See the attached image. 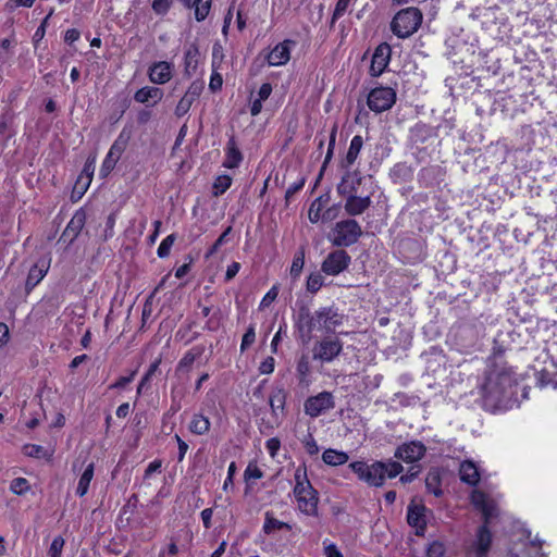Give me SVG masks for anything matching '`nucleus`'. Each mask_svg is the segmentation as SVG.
Instances as JSON below:
<instances>
[{"label": "nucleus", "instance_id": "nucleus-42", "mask_svg": "<svg viewBox=\"0 0 557 557\" xmlns=\"http://www.w3.org/2000/svg\"><path fill=\"white\" fill-rule=\"evenodd\" d=\"M322 203L319 199L314 200L308 211V218L311 223H317L320 219H322L321 214Z\"/></svg>", "mask_w": 557, "mask_h": 557}, {"label": "nucleus", "instance_id": "nucleus-59", "mask_svg": "<svg viewBox=\"0 0 557 557\" xmlns=\"http://www.w3.org/2000/svg\"><path fill=\"white\" fill-rule=\"evenodd\" d=\"M272 92V86L269 83H264L260 86L258 91V99H261L262 101L267 100Z\"/></svg>", "mask_w": 557, "mask_h": 557}, {"label": "nucleus", "instance_id": "nucleus-13", "mask_svg": "<svg viewBox=\"0 0 557 557\" xmlns=\"http://www.w3.org/2000/svg\"><path fill=\"white\" fill-rule=\"evenodd\" d=\"M86 212L84 209L77 210L72 216L71 221L67 223L65 230L63 231L60 240L67 243L71 245L78 237L79 233L85 226L86 223Z\"/></svg>", "mask_w": 557, "mask_h": 557}, {"label": "nucleus", "instance_id": "nucleus-52", "mask_svg": "<svg viewBox=\"0 0 557 557\" xmlns=\"http://www.w3.org/2000/svg\"><path fill=\"white\" fill-rule=\"evenodd\" d=\"M304 444L309 455H317L319 453V446L311 434L305 438Z\"/></svg>", "mask_w": 557, "mask_h": 557}, {"label": "nucleus", "instance_id": "nucleus-17", "mask_svg": "<svg viewBox=\"0 0 557 557\" xmlns=\"http://www.w3.org/2000/svg\"><path fill=\"white\" fill-rule=\"evenodd\" d=\"M426 508L424 505L412 500L408 506L407 521L411 527H414L421 531L425 529V512Z\"/></svg>", "mask_w": 557, "mask_h": 557}, {"label": "nucleus", "instance_id": "nucleus-1", "mask_svg": "<svg viewBox=\"0 0 557 557\" xmlns=\"http://www.w3.org/2000/svg\"><path fill=\"white\" fill-rule=\"evenodd\" d=\"M471 503L482 512L483 524L478 528L469 549L470 553L474 554L476 557H484L488 553L492 544L493 536L488 524L491 520L497 516V506L493 499L479 490H474L471 493Z\"/></svg>", "mask_w": 557, "mask_h": 557}, {"label": "nucleus", "instance_id": "nucleus-5", "mask_svg": "<svg viewBox=\"0 0 557 557\" xmlns=\"http://www.w3.org/2000/svg\"><path fill=\"white\" fill-rule=\"evenodd\" d=\"M422 20V12L418 8L409 7L395 14L391 22V29L398 38L405 39L419 29Z\"/></svg>", "mask_w": 557, "mask_h": 557}, {"label": "nucleus", "instance_id": "nucleus-31", "mask_svg": "<svg viewBox=\"0 0 557 557\" xmlns=\"http://www.w3.org/2000/svg\"><path fill=\"white\" fill-rule=\"evenodd\" d=\"M296 372L301 384L309 383L310 363L307 356H301L297 361Z\"/></svg>", "mask_w": 557, "mask_h": 557}, {"label": "nucleus", "instance_id": "nucleus-63", "mask_svg": "<svg viewBox=\"0 0 557 557\" xmlns=\"http://www.w3.org/2000/svg\"><path fill=\"white\" fill-rule=\"evenodd\" d=\"M213 510L211 508H206L201 511V519L206 529L211 527V518Z\"/></svg>", "mask_w": 557, "mask_h": 557}, {"label": "nucleus", "instance_id": "nucleus-33", "mask_svg": "<svg viewBox=\"0 0 557 557\" xmlns=\"http://www.w3.org/2000/svg\"><path fill=\"white\" fill-rule=\"evenodd\" d=\"M199 50L196 45H190L185 52V72L190 74L195 71L198 63Z\"/></svg>", "mask_w": 557, "mask_h": 557}, {"label": "nucleus", "instance_id": "nucleus-29", "mask_svg": "<svg viewBox=\"0 0 557 557\" xmlns=\"http://www.w3.org/2000/svg\"><path fill=\"white\" fill-rule=\"evenodd\" d=\"M189 429L193 433L202 435L210 429L209 419L201 414H195L190 421Z\"/></svg>", "mask_w": 557, "mask_h": 557}, {"label": "nucleus", "instance_id": "nucleus-47", "mask_svg": "<svg viewBox=\"0 0 557 557\" xmlns=\"http://www.w3.org/2000/svg\"><path fill=\"white\" fill-rule=\"evenodd\" d=\"M95 163H96V154L91 153L87 158V161L84 165V169H83L81 175H83L85 178H90V181H91L94 171H95Z\"/></svg>", "mask_w": 557, "mask_h": 557}, {"label": "nucleus", "instance_id": "nucleus-27", "mask_svg": "<svg viewBox=\"0 0 557 557\" xmlns=\"http://www.w3.org/2000/svg\"><path fill=\"white\" fill-rule=\"evenodd\" d=\"M283 529L290 530L292 527L286 522L277 520L276 518L273 517V515L270 511H267L265 518H264V524H263L264 533L271 534L274 531H278V530H283Z\"/></svg>", "mask_w": 557, "mask_h": 557}, {"label": "nucleus", "instance_id": "nucleus-46", "mask_svg": "<svg viewBox=\"0 0 557 557\" xmlns=\"http://www.w3.org/2000/svg\"><path fill=\"white\" fill-rule=\"evenodd\" d=\"M351 0H338L333 15H332V23H334L336 20L341 18L347 11L348 7L350 5Z\"/></svg>", "mask_w": 557, "mask_h": 557}, {"label": "nucleus", "instance_id": "nucleus-24", "mask_svg": "<svg viewBox=\"0 0 557 557\" xmlns=\"http://www.w3.org/2000/svg\"><path fill=\"white\" fill-rule=\"evenodd\" d=\"M349 456L342 450L329 448L323 451L322 460L329 466H341L348 461Z\"/></svg>", "mask_w": 557, "mask_h": 557}, {"label": "nucleus", "instance_id": "nucleus-45", "mask_svg": "<svg viewBox=\"0 0 557 557\" xmlns=\"http://www.w3.org/2000/svg\"><path fill=\"white\" fill-rule=\"evenodd\" d=\"M90 183V178H85L83 175H79L74 185L73 195L77 194L78 198H81L89 187Z\"/></svg>", "mask_w": 557, "mask_h": 557}, {"label": "nucleus", "instance_id": "nucleus-14", "mask_svg": "<svg viewBox=\"0 0 557 557\" xmlns=\"http://www.w3.org/2000/svg\"><path fill=\"white\" fill-rule=\"evenodd\" d=\"M294 46L295 41L289 39L277 44L267 55L269 65L281 66L286 64L290 59V49Z\"/></svg>", "mask_w": 557, "mask_h": 557}, {"label": "nucleus", "instance_id": "nucleus-8", "mask_svg": "<svg viewBox=\"0 0 557 557\" xmlns=\"http://www.w3.org/2000/svg\"><path fill=\"white\" fill-rule=\"evenodd\" d=\"M396 91L392 87H375L367 97V103L371 111L381 113L389 110L396 102Z\"/></svg>", "mask_w": 557, "mask_h": 557}, {"label": "nucleus", "instance_id": "nucleus-38", "mask_svg": "<svg viewBox=\"0 0 557 557\" xmlns=\"http://www.w3.org/2000/svg\"><path fill=\"white\" fill-rule=\"evenodd\" d=\"M10 490L16 495H23L29 490V484L24 478H16L11 482Z\"/></svg>", "mask_w": 557, "mask_h": 557}, {"label": "nucleus", "instance_id": "nucleus-9", "mask_svg": "<svg viewBox=\"0 0 557 557\" xmlns=\"http://www.w3.org/2000/svg\"><path fill=\"white\" fill-rule=\"evenodd\" d=\"M335 407L334 396L330 392H321L309 397L304 404L305 413L317 418Z\"/></svg>", "mask_w": 557, "mask_h": 557}, {"label": "nucleus", "instance_id": "nucleus-35", "mask_svg": "<svg viewBox=\"0 0 557 557\" xmlns=\"http://www.w3.org/2000/svg\"><path fill=\"white\" fill-rule=\"evenodd\" d=\"M425 486L428 491L435 496H440L442 494V490L440 488V475L436 472H429L425 479Z\"/></svg>", "mask_w": 557, "mask_h": 557}, {"label": "nucleus", "instance_id": "nucleus-62", "mask_svg": "<svg viewBox=\"0 0 557 557\" xmlns=\"http://www.w3.org/2000/svg\"><path fill=\"white\" fill-rule=\"evenodd\" d=\"M175 440L178 445V460L182 461L188 449V445L176 434Z\"/></svg>", "mask_w": 557, "mask_h": 557}, {"label": "nucleus", "instance_id": "nucleus-40", "mask_svg": "<svg viewBox=\"0 0 557 557\" xmlns=\"http://www.w3.org/2000/svg\"><path fill=\"white\" fill-rule=\"evenodd\" d=\"M175 242V235L174 234H171L169 236H166L160 244V246L158 247V256L160 258H165L170 255V250H171V247L173 246Z\"/></svg>", "mask_w": 557, "mask_h": 557}, {"label": "nucleus", "instance_id": "nucleus-41", "mask_svg": "<svg viewBox=\"0 0 557 557\" xmlns=\"http://www.w3.org/2000/svg\"><path fill=\"white\" fill-rule=\"evenodd\" d=\"M323 285V276L320 273L310 274L307 281V289L310 293L318 292Z\"/></svg>", "mask_w": 557, "mask_h": 557}, {"label": "nucleus", "instance_id": "nucleus-57", "mask_svg": "<svg viewBox=\"0 0 557 557\" xmlns=\"http://www.w3.org/2000/svg\"><path fill=\"white\" fill-rule=\"evenodd\" d=\"M222 83H223V81H222V76L220 74H218V73L212 74L210 83H209V88L213 92H215L221 89Z\"/></svg>", "mask_w": 557, "mask_h": 557}, {"label": "nucleus", "instance_id": "nucleus-32", "mask_svg": "<svg viewBox=\"0 0 557 557\" xmlns=\"http://www.w3.org/2000/svg\"><path fill=\"white\" fill-rule=\"evenodd\" d=\"M362 141H350V147L342 161V166L345 169L350 168L358 158L361 150Z\"/></svg>", "mask_w": 557, "mask_h": 557}, {"label": "nucleus", "instance_id": "nucleus-56", "mask_svg": "<svg viewBox=\"0 0 557 557\" xmlns=\"http://www.w3.org/2000/svg\"><path fill=\"white\" fill-rule=\"evenodd\" d=\"M259 370L263 374L272 373L274 370V359L272 357L267 358L259 367Z\"/></svg>", "mask_w": 557, "mask_h": 557}, {"label": "nucleus", "instance_id": "nucleus-6", "mask_svg": "<svg viewBox=\"0 0 557 557\" xmlns=\"http://www.w3.org/2000/svg\"><path fill=\"white\" fill-rule=\"evenodd\" d=\"M361 226L356 220H344L337 222L333 227L330 239L334 246L348 247L358 242L361 236Z\"/></svg>", "mask_w": 557, "mask_h": 557}, {"label": "nucleus", "instance_id": "nucleus-53", "mask_svg": "<svg viewBox=\"0 0 557 557\" xmlns=\"http://www.w3.org/2000/svg\"><path fill=\"white\" fill-rule=\"evenodd\" d=\"M278 289L276 286H273L262 298L260 307L265 308L270 306L274 299L277 297Z\"/></svg>", "mask_w": 557, "mask_h": 557}, {"label": "nucleus", "instance_id": "nucleus-19", "mask_svg": "<svg viewBox=\"0 0 557 557\" xmlns=\"http://www.w3.org/2000/svg\"><path fill=\"white\" fill-rule=\"evenodd\" d=\"M371 205V198L358 197L357 195L347 196L345 210L349 215H359L363 213Z\"/></svg>", "mask_w": 557, "mask_h": 557}, {"label": "nucleus", "instance_id": "nucleus-44", "mask_svg": "<svg viewBox=\"0 0 557 557\" xmlns=\"http://www.w3.org/2000/svg\"><path fill=\"white\" fill-rule=\"evenodd\" d=\"M193 102H194V100H193V99H190L189 97H187L186 95H184V96L182 97V99L178 101L177 106H176L175 114H176L177 116H183V115H185V114L189 111V109H190V107H191Z\"/></svg>", "mask_w": 557, "mask_h": 557}, {"label": "nucleus", "instance_id": "nucleus-18", "mask_svg": "<svg viewBox=\"0 0 557 557\" xmlns=\"http://www.w3.org/2000/svg\"><path fill=\"white\" fill-rule=\"evenodd\" d=\"M171 77L172 69L169 62H156L149 67V78L154 84H165Z\"/></svg>", "mask_w": 557, "mask_h": 557}, {"label": "nucleus", "instance_id": "nucleus-54", "mask_svg": "<svg viewBox=\"0 0 557 557\" xmlns=\"http://www.w3.org/2000/svg\"><path fill=\"white\" fill-rule=\"evenodd\" d=\"M263 473L256 465L251 462L246 467V480L248 479H260Z\"/></svg>", "mask_w": 557, "mask_h": 557}, {"label": "nucleus", "instance_id": "nucleus-37", "mask_svg": "<svg viewBox=\"0 0 557 557\" xmlns=\"http://www.w3.org/2000/svg\"><path fill=\"white\" fill-rule=\"evenodd\" d=\"M231 183L232 178L228 175L218 176L213 184V195H222L231 186Z\"/></svg>", "mask_w": 557, "mask_h": 557}, {"label": "nucleus", "instance_id": "nucleus-23", "mask_svg": "<svg viewBox=\"0 0 557 557\" xmlns=\"http://www.w3.org/2000/svg\"><path fill=\"white\" fill-rule=\"evenodd\" d=\"M187 8L195 9V17L198 22L203 21L211 8L212 0H181Z\"/></svg>", "mask_w": 557, "mask_h": 557}, {"label": "nucleus", "instance_id": "nucleus-30", "mask_svg": "<svg viewBox=\"0 0 557 557\" xmlns=\"http://www.w3.org/2000/svg\"><path fill=\"white\" fill-rule=\"evenodd\" d=\"M203 352V347H195L190 349L185 356L181 359L177 369L188 371L195 360L199 358Z\"/></svg>", "mask_w": 557, "mask_h": 557}, {"label": "nucleus", "instance_id": "nucleus-4", "mask_svg": "<svg viewBox=\"0 0 557 557\" xmlns=\"http://www.w3.org/2000/svg\"><path fill=\"white\" fill-rule=\"evenodd\" d=\"M295 481L296 485L294 488V494L298 503V508L301 512L308 516L315 515L318 508V497L315 491L307 480L305 468H298L296 470Z\"/></svg>", "mask_w": 557, "mask_h": 557}, {"label": "nucleus", "instance_id": "nucleus-16", "mask_svg": "<svg viewBox=\"0 0 557 557\" xmlns=\"http://www.w3.org/2000/svg\"><path fill=\"white\" fill-rule=\"evenodd\" d=\"M363 177L359 171H347L337 186L338 194L342 196L357 195Z\"/></svg>", "mask_w": 557, "mask_h": 557}, {"label": "nucleus", "instance_id": "nucleus-34", "mask_svg": "<svg viewBox=\"0 0 557 557\" xmlns=\"http://www.w3.org/2000/svg\"><path fill=\"white\" fill-rule=\"evenodd\" d=\"M305 264V248L301 247L294 256L292 267H290V275L293 277H298L302 271Z\"/></svg>", "mask_w": 557, "mask_h": 557}, {"label": "nucleus", "instance_id": "nucleus-51", "mask_svg": "<svg viewBox=\"0 0 557 557\" xmlns=\"http://www.w3.org/2000/svg\"><path fill=\"white\" fill-rule=\"evenodd\" d=\"M304 184H305V178H300L299 181L293 183L286 189V193H285L286 202H288L290 200V198L294 196V194H296L298 190H300L302 188Z\"/></svg>", "mask_w": 557, "mask_h": 557}, {"label": "nucleus", "instance_id": "nucleus-20", "mask_svg": "<svg viewBox=\"0 0 557 557\" xmlns=\"http://www.w3.org/2000/svg\"><path fill=\"white\" fill-rule=\"evenodd\" d=\"M163 97V90L159 87L146 86L138 89L134 95V100L139 103H148L151 106L157 104Z\"/></svg>", "mask_w": 557, "mask_h": 557}, {"label": "nucleus", "instance_id": "nucleus-2", "mask_svg": "<svg viewBox=\"0 0 557 557\" xmlns=\"http://www.w3.org/2000/svg\"><path fill=\"white\" fill-rule=\"evenodd\" d=\"M516 381L508 370H492L485 377L481 387L484 405L490 408H498L504 400L512 395Z\"/></svg>", "mask_w": 557, "mask_h": 557}, {"label": "nucleus", "instance_id": "nucleus-3", "mask_svg": "<svg viewBox=\"0 0 557 557\" xmlns=\"http://www.w3.org/2000/svg\"><path fill=\"white\" fill-rule=\"evenodd\" d=\"M349 468L360 481L373 487L382 486L386 478H395L404 470L399 462L391 459L386 462L374 461L372 463L354 461L349 463Z\"/></svg>", "mask_w": 557, "mask_h": 557}, {"label": "nucleus", "instance_id": "nucleus-64", "mask_svg": "<svg viewBox=\"0 0 557 557\" xmlns=\"http://www.w3.org/2000/svg\"><path fill=\"white\" fill-rule=\"evenodd\" d=\"M325 557H343L341 552L337 549V547L334 544L325 545L324 547Z\"/></svg>", "mask_w": 557, "mask_h": 557}, {"label": "nucleus", "instance_id": "nucleus-49", "mask_svg": "<svg viewBox=\"0 0 557 557\" xmlns=\"http://www.w3.org/2000/svg\"><path fill=\"white\" fill-rule=\"evenodd\" d=\"M172 0H153L152 9L157 14H165L170 9Z\"/></svg>", "mask_w": 557, "mask_h": 557}, {"label": "nucleus", "instance_id": "nucleus-48", "mask_svg": "<svg viewBox=\"0 0 557 557\" xmlns=\"http://www.w3.org/2000/svg\"><path fill=\"white\" fill-rule=\"evenodd\" d=\"M203 90V83L199 81H195L190 84L189 88L185 92L187 97L193 99L194 101L201 95Z\"/></svg>", "mask_w": 557, "mask_h": 557}, {"label": "nucleus", "instance_id": "nucleus-10", "mask_svg": "<svg viewBox=\"0 0 557 557\" xmlns=\"http://www.w3.org/2000/svg\"><path fill=\"white\" fill-rule=\"evenodd\" d=\"M343 343L338 338H324L314 344L312 358L321 362L333 361L342 351Z\"/></svg>", "mask_w": 557, "mask_h": 557}, {"label": "nucleus", "instance_id": "nucleus-36", "mask_svg": "<svg viewBox=\"0 0 557 557\" xmlns=\"http://www.w3.org/2000/svg\"><path fill=\"white\" fill-rule=\"evenodd\" d=\"M23 451L28 457L48 458V451L40 445L27 444L23 447Z\"/></svg>", "mask_w": 557, "mask_h": 557}, {"label": "nucleus", "instance_id": "nucleus-61", "mask_svg": "<svg viewBox=\"0 0 557 557\" xmlns=\"http://www.w3.org/2000/svg\"><path fill=\"white\" fill-rule=\"evenodd\" d=\"M79 36H81V33L77 29L71 28V29L66 30L65 36H64V40H65L66 44L71 45L74 41L78 40Z\"/></svg>", "mask_w": 557, "mask_h": 557}, {"label": "nucleus", "instance_id": "nucleus-7", "mask_svg": "<svg viewBox=\"0 0 557 557\" xmlns=\"http://www.w3.org/2000/svg\"><path fill=\"white\" fill-rule=\"evenodd\" d=\"M343 323V315L333 308H322L314 311L308 321L309 331L332 333Z\"/></svg>", "mask_w": 557, "mask_h": 557}, {"label": "nucleus", "instance_id": "nucleus-11", "mask_svg": "<svg viewBox=\"0 0 557 557\" xmlns=\"http://www.w3.org/2000/svg\"><path fill=\"white\" fill-rule=\"evenodd\" d=\"M350 256L342 249L331 252L322 263V271L327 275H337L350 263Z\"/></svg>", "mask_w": 557, "mask_h": 557}, {"label": "nucleus", "instance_id": "nucleus-22", "mask_svg": "<svg viewBox=\"0 0 557 557\" xmlns=\"http://www.w3.org/2000/svg\"><path fill=\"white\" fill-rule=\"evenodd\" d=\"M460 480L470 485H475L480 481V473L472 461H463L459 468Z\"/></svg>", "mask_w": 557, "mask_h": 557}, {"label": "nucleus", "instance_id": "nucleus-15", "mask_svg": "<svg viewBox=\"0 0 557 557\" xmlns=\"http://www.w3.org/2000/svg\"><path fill=\"white\" fill-rule=\"evenodd\" d=\"M425 454V446L421 442H410L399 446L395 457L406 462H414L421 459Z\"/></svg>", "mask_w": 557, "mask_h": 557}, {"label": "nucleus", "instance_id": "nucleus-60", "mask_svg": "<svg viewBox=\"0 0 557 557\" xmlns=\"http://www.w3.org/2000/svg\"><path fill=\"white\" fill-rule=\"evenodd\" d=\"M240 267L242 265L239 262H233L232 264H230L225 273V280H232L239 272Z\"/></svg>", "mask_w": 557, "mask_h": 557}, {"label": "nucleus", "instance_id": "nucleus-58", "mask_svg": "<svg viewBox=\"0 0 557 557\" xmlns=\"http://www.w3.org/2000/svg\"><path fill=\"white\" fill-rule=\"evenodd\" d=\"M135 372H133L129 376H121L115 383L110 385V388H124L128 383H131L134 379Z\"/></svg>", "mask_w": 557, "mask_h": 557}, {"label": "nucleus", "instance_id": "nucleus-55", "mask_svg": "<svg viewBox=\"0 0 557 557\" xmlns=\"http://www.w3.org/2000/svg\"><path fill=\"white\" fill-rule=\"evenodd\" d=\"M232 232V227H227L221 235L220 237L215 240L214 245L212 246V248L210 249V253H213L218 250V248L224 243L227 240V237L228 235L231 234Z\"/></svg>", "mask_w": 557, "mask_h": 557}, {"label": "nucleus", "instance_id": "nucleus-39", "mask_svg": "<svg viewBox=\"0 0 557 557\" xmlns=\"http://www.w3.org/2000/svg\"><path fill=\"white\" fill-rule=\"evenodd\" d=\"M240 160H242L240 151L235 149L233 146H231L227 151V158L223 162V165L226 168H234V166L238 165Z\"/></svg>", "mask_w": 557, "mask_h": 557}, {"label": "nucleus", "instance_id": "nucleus-50", "mask_svg": "<svg viewBox=\"0 0 557 557\" xmlns=\"http://www.w3.org/2000/svg\"><path fill=\"white\" fill-rule=\"evenodd\" d=\"M445 553V547L440 542H433L428 548L429 557H442Z\"/></svg>", "mask_w": 557, "mask_h": 557}, {"label": "nucleus", "instance_id": "nucleus-43", "mask_svg": "<svg viewBox=\"0 0 557 557\" xmlns=\"http://www.w3.org/2000/svg\"><path fill=\"white\" fill-rule=\"evenodd\" d=\"M64 546V540L61 536H57L53 539L48 555L49 557H61L62 549Z\"/></svg>", "mask_w": 557, "mask_h": 557}, {"label": "nucleus", "instance_id": "nucleus-21", "mask_svg": "<svg viewBox=\"0 0 557 557\" xmlns=\"http://www.w3.org/2000/svg\"><path fill=\"white\" fill-rule=\"evenodd\" d=\"M120 144V141H115L114 145L111 147L110 151L108 152L100 169L101 177H107L115 166L117 160L120 159L122 151L124 149V147Z\"/></svg>", "mask_w": 557, "mask_h": 557}, {"label": "nucleus", "instance_id": "nucleus-28", "mask_svg": "<svg viewBox=\"0 0 557 557\" xmlns=\"http://www.w3.org/2000/svg\"><path fill=\"white\" fill-rule=\"evenodd\" d=\"M47 269L34 264L27 275L25 287L27 292H30L46 275Z\"/></svg>", "mask_w": 557, "mask_h": 557}, {"label": "nucleus", "instance_id": "nucleus-12", "mask_svg": "<svg viewBox=\"0 0 557 557\" xmlns=\"http://www.w3.org/2000/svg\"><path fill=\"white\" fill-rule=\"evenodd\" d=\"M391 54H392L391 46L386 42H382L375 48V50L372 54L370 70H369L371 76L377 77L384 73V71L386 70V67L389 64Z\"/></svg>", "mask_w": 557, "mask_h": 557}, {"label": "nucleus", "instance_id": "nucleus-26", "mask_svg": "<svg viewBox=\"0 0 557 557\" xmlns=\"http://www.w3.org/2000/svg\"><path fill=\"white\" fill-rule=\"evenodd\" d=\"M94 462H90L82 473L76 488V494L79 497H83L87 493L89 484L94 478Z\"/></svg>", "mask_w": 557, "mask_h": 557}, {"label": "nucleus", "instance_id": "nucleus-25", "mask_svg": "<svg viewBox=\"0 0 557 557\" xmlns=\"http://www.w3.org/2000/svg\"><path fill=\"white\" fill-rule=\"evenodd\" d=\"M286 401V392L283 387H275L270 397L269 405L273 411V413L283 412Z\"/></svg>", "mask_w": 557, "mask_h": 557}]
</instances>
